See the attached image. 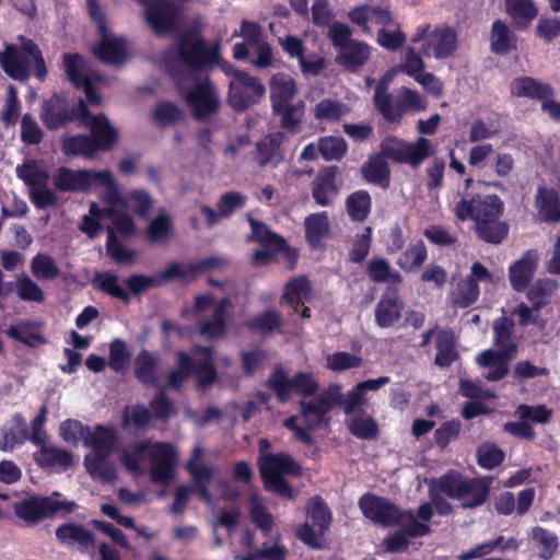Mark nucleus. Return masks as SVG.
<instances>
[{
	"label": "nucleus",
	"mask_w": 560,
	"mask_h": 560,
	"mask_svg": "<svg viewBox=\"0 0 560 560\" xmlns=\"http://www.w3.org/2000/svg\"><path fill=\"white\" fill-rule=\"evenodd\" d=\"M304 225L306 240L313 247L318 246L330 232L329 218L325 211L306 217Z\"/></svg>",
	"instance_id": "obj_42"
},
{
	"label": "nucleus",
	"mask_w": 560,
	"mask_h": 560,
	"mask_svg": "<svg viewBox=\"0 0 560 560\" xmlns=\"http://www.w3.org/2000/svg\"><path fill=\"white\" fill-rule=\"evenodd\" d=\"M359 506L366 518L383 526H392L404 516L390 501L373 494L362 495Z\"/></svg>",
	"instance_id": "obj_19"
},
{
	"label": "nucleus",
	"mask_w": 560,
	"mask_h": 560,
	"mask_svg": "<svg viewBox=\"0 0 560 560\" xmlns=\"http://www.w3.org/2000/svg\"><path fill=\"white\" fill-rule=\"evenodd\" d=\"M511 358L512 355L509 354V350L488 349L480 352L476 361L483 370V377L487 381L494 382L508 374Z\"/></svg>",
	"instance_id": "obj_23"
},
{
	"label": "nucleus",
	"mask_w": 560,
	"mask_h": 560,
	"mask_svg": "<svg viewBox=\"0 0 560 560\" xmlns=\"http://www.w3.org/2000/svg\"><path fill=\"white\" fill-rule=\"evenodd\" d=\"M126 206L115 213H107L108 205L100 208L96 203H92L89 214L83 217L81 230L91 237L98 235L101 223L108 219L113 223V228L108 230L107 252L112 258L118 264H129L135 258V253L124 248L116 240L115 232L129 236L135 232L132 219L127 214V210H132L140 215H147L152 208V199L143 190H133L125 198L120 195Z\"/></svg>",
	"instance_id": "obj_2"
},
{
	"label": "nucleus",
	"mask_w": 560,
	"mask_h": 560,
	"mask_svg": "<svg viewBox=\"0 0 560 560\" xmlns=\"http://www.w3.org/2000/svg\"><path fill=\"white\" fill-rule=\"evenodd\" d=\"M63 68L68 79L77 86L84 89L90 104L100 105L102 98L94 92V85L105 82V78L89 68L85 60L78 54L63 56Z\"/></svg>",
	"instance_id": "obj_12"
},
{
	"label": "nucleus",
	"mask_w": 560,
	"mask_h": 560,
	"mask_svg": "<svg viewBox=\"0 0 560 560\" xmlns=\"http://www.w3.org/2000/svg\"><path fill=\"white\" fill-rule=\"evenodd\" d=\"M311 296L312 289L308 279L299 276L285 284L282 299L298 312L299 305H304Z\"/></svg>",
	"instance_id": "obj_40"
},
{
	"label": "nucleus",
	"mask_w": 560,
	"mask_h": 560,
	"mask_svg": "<svg viewBox=\"0 0 560 560\" xmlns=\"http://www.w3.org/2000/svg\"><path fill=\"white\" fill-rule=\"evenodd\" d=\"M116 442V430L98 424L93 430L90 428L84 446L91 448L88 454H112Z\"/></svg>",
	"instance_id": "obj_34"
},
{
	"label": "nucleus",
	"mask_w": 560,
	"mask_h": 560,
	"mask_svg": "<svg viewBox=\"0 0 560 560\" xmlns=\"http://www.w3.org/2000/svg\"><path fill=\"white\" fill-rule=\"evenodd\" d=\"M191 373L197 375L199 386H207L214 382L217 375L210 348L197 347L191 357L179 352L178 366L170 373L167 386L172 389L179 388Z\"/></svg>",
	"instance_id": "obj_9"
},
{
	"label": "nucleus",
	"mask_w": 560,
	"mask_h": 560,
	"mask_svg": "<svg viewBox=\"0 0 560 560\" xmlns=\"http://www.w3.org/2000/svg\"><path fill=\"white\" fill-rule=\"evenodd\" d=\"M503 202L497 195L462 198L452 211L459 221L472 219L480 238L488 243L499 244L508 234V225L500 221Z\"/></svg>",
	"instance_id": "obj_3"
},
{
	"label": "nucleus",
	"mask_w": 560,
	"mask_h": 560,
	"mask_svg": "<svg viewBox=\"0 0 560 560\" xmlns=\"http://www.w3.org/2000/svg\"><path fill=\"white\" fill-rule=\"evenodd\" d=\"M397 68H393L388 70L383 78L378 81L375 94H374V104L378 112L383 115L385 119L388 121H397L400 119L399 109L395 108L390 103L389 96L387 94V89L390 82L394 80L396 74L398 73Z\"/></svg>",
	"instance_id": "obj_32"
},
{
	"label": "nucleus",
	"mask_w": 560,
	"mask_h": 560,
	"mask_svg": "<svg viewBox=\"0 0 560 560\" xmlns=\"http://www.w3.org/2000/svg\"><path fill=\"white\" fill-rule=\"evenodd\" d=\"M75 503L72 501H60L55 498L33 497L24 499L14 508L15 514L28 522L35 523L43 517L54 515L59 512L69 513L73 511Z\"/></svg>",
	"instance_id": "obj_14"
},
{
	"label": "nucleus",
	"mask_w": 560,
	"mask_h": 560,
	"mask_svg": "<svg viewBox=\"0 0 560 560\" xmlns=\"http://www.w3.org/2000/svg\"><path fill=\"white\" fill-rule=\"evenodd\" d=\"M35 462L43 468H54L65 471L75 465L71 452L50 444H43L39 451L34 454Z\"/></svg>",
	"instance_id": "obj_28"
},
{
	"label": "nucleus",
	"mask_w": 560,
	"mask_h": 560,
	"mask_svg": "<svg viewBox=\"0 0 560 560\" xmlns=\"http://www.w3.org/2000/svg\"><path fill=\"white\" fill-rule=\"evenodd\" d=\"M371 210V197L366 191L360 190L350 195L347 199V211L357 221L366 219Z\"/></svg>",
	"instance_id": "obj_63"
},
{
	"label": "nucleus",
	"mask_w": 560,
	"mask_h": 560,
	"mask_svg": "<svg viewBox=\"0 0 560 560\" xmlns=\"http://www.w3.org/2000/svg\"><path fill=\"white\" fill-rule=\"evenodd\" d=\"M366 273L373 282L400 283L402 278L398 271L392 269L387 259L373 257L366 265Z\"/></svg>",
	"instance_id": "obj_47"
},
{
	"label": "nucleus",
	"mask_w": 560,
	"mask_h": 560,
	"mask_svg": "<svg viewBox=\"0 0 560 560\" xmlns=\"http://www.w3.org/2000/svg\"><path fill=\"white\" fill-rule=\"evenodd\" d=\"M514 324L506 317H501L494 322V345L495 350H509V354L513 355L516 345L512 340V330Z\"/></svg>",
	"instance_id": "obj_58"
},
{
	"label": "nucleus",
	"mask_w": 560,
	"mask_h": 560,
	"mask_svg": "<svg viewBox=\"0 0 560 560\" xmlns=\"http://www.w3.org/2000/svg\"><path fill=\"white\" fill-rule=\"evenodd\" d=\"M40 118L49 129H58L73 116L67 110L65 101L59 96H52L43 105Z\"/></svg>",
	"instance_id": "obj_37"
},
{
	"label": "nucleus",
	"mask_w": 560,
	"mask_h": 560,
	"mask_svg": "<svg viewBox=\"0 0 560 560\" xmlns=\"http://www.w3.org/2000/svg\"><path fill=\"white\" fill-rule=\"evenodd\" d=\"M511 90L512 93L517 96H528L541 101L551 97L553 94V91L549 85L542 84L529 77L514 80L512 82Z\"/></svg>",
	"instance_id": "obj_43"
},
{
	"label": "nucleus",
	"mask_w": 560,
	"mask_h": 560,
	"mask_svg": "<svg viewBox=\"0 0 560 560\" xmlns=\"http://www.w3.org/2000/svg\"><path fill=\"white\" fill-rule=\"evenodd\" d=\"M56 535L58 539L66 545H80L81 547H89L94 545V538L90 530L80 525L67 524L60 526Z\"/></svg>",
	"instance_id": "obj_48"
},
{
	"label": "nucleus",
	"mask_w": 560,
	"mask_h": 560,
	"mask_svg": "<svg viewBox=\"0 0 560 560\" xmlns=\"http://www.w3.org/2000/svg\"><path fill=\"white\" fill-rule=\"evenodd\" d=\"M203 455V447L197 444L192 450V455L187 464V468L196 482L198 495L205 502H212L213 497L209 491V480L213 476V469L210 466L199 464Z\"/></svg>",
	"instance_id": "obj_27"
},
{
	"label": "nucleus",
	"mask_w": 560,
	"mask_h": 560,
	"mask_svg": "<svg viewBox=\"0 0 560 560\" xmlns=\"http://www.w3.org/2000/svg\"><path fill=\"white\" fill-rule=\"evenodd\" d=\"M338 194V188L335 184V174L329 171L318 176L314 183L313 197L320 206H328L331 203L334 197Z\"/></svg>",
	"instance_id": "obj_51"
},
{
	"label": "nucleus",
	"mask_w": 560,
	"mask_h": 560,
	"mask_svg": "<svg viewBox=\"0 0 560 560\" xmlns=\"http://www.w3.org/2000/svg\"><path fill=\"white\" fill-rule=\"evenodd\" d=\"M532 538L536 542L539 556L542 559H551L558 549V538L555 534L542 527H535L532 530Z\"/></svg>",
	"instance_id": "obj_60"
},
{
	"label": "nucleus",
	"mask_w": 560,
	"mask_h": 560,
	"mask_svg": "<svg viewBox=\"0 0 560 560\" xmlns=\"http://www.w3.org/2000/svg\"><path fill=\"white\" fill-rule=\"evenodd\" d=\"M539 257L536 249H528L510 266L509 278L513 289L522 291L528 285L537 269Z\"/></svg>",
	"instance_id": "obj_25"
},
{
	"label": "nucleus",
	"mask_w": 560,
	"mask_h": 560,
	"mask_svg": "<svg viewBox=\"0 0 560 560\" xmlns=\"http://www.w3.org/2000/svg\"><path fill=\"white\" fill-rule=\"evenodd\" d=\"M371 48L363 42H351L348 46L340 51L338 61L345 68L357 71L359 70L370 58Z\"/></svg>",
	"instance_id": "obj_39"
},
{
	"label": "nucleus",
	"mask_w": 560,
	"mask_h": 560,
	"mask_svg": "<svg viewBox=\"0 0 560 560\" xmlns=\"http://www.w3.org/2000/svg\"><path fill=\"white\" fill-rule=\"evenodd\" d=\"M0 65L3 71L15 80H25L32 70L39 80L47 74L42 52L31 39L22 38L20 47L7 45L0 52Z\"/></svg>",
	"instance_id": "obj_8"
},
{
	"label": "nucleus",
	"mask_w": 560,
	"mask_h": 560,
	"mask_svg": "<svg viewBox=\"0 0 560 560\" xmlns=\"http://www.w3.org/2000/svg\"><path fill=\"white\" fill-rule=\"evenodd\" d=\"M389 383L388 376H381L378 378H372L368 381L360 382L352 388L343 400V409L346 415H350L352 412H357V409L366 405V394L368 392H376L382 386H385Z\"/></svg>",
	"instance_id": "obj_30"
},
{
	"label": "nucleus",
	"mask_w": 560,
	"mask_h": 560,
	"mask_svg": "<svg viewBox=\"0 0 560 560\" xmlns=\"http://www.w3.org/2000/svg\"><path fill=\"white\" fill-rule=\"evenodd\" d=\"M229 300H221L213 308L210 319L200 323V334L206 338L221 337L225 329L224 316Z\"/></svg>",
	"instance_id": "obj_49"
},
{
	"label": "nucleus",
	"mask_w": 560,
	"mask_h": 560,
	"mask_svg": "<svg viewBox=\"0 0 560 560\" xmlns=\"http://www.w3.org/2000/svg\"><path fill=\"white\" fill-rule=\"evenodd\" d=\"M491 48L495 54H506L515 46V36L505 23L498 20L491 28Z\"/></svg>",
	"instance_id": "obj_52"
},
{
	"label": "nucleus",
	"mask_w": 560,
	"mask_h": 560,
	"mask_svg": "<svg viewBox=\"0 0 560 560\" xmlns=\"http://www.w3.org/2000/svg\"><path fill=\"white\" fill-rule=\"evenodd\" d=\"M537 218L545 222L560 221V200L553 188L539 187L535 197Z\"/></svg>",
	"instance_id": "obj_31"
},
{
	"label": "nucleus",
	"mask_w": 560,
	"mask_h": 560,
	"mask_svg": "<svg viewBox=\"0 0 560 560\" xmlns=\"http://www.w3.org/2000/svg\"><path fill=\"white\" fill-rule=\"evenodd\" d=\"M506 11L520 26H527L538 13L532 0H506Z\"/></svg>",
	"instance_id": "obj_56"
},
{
	"label": "nucleus",
	"mask_w": 560,
	"mask_h": 560,
	"mask_svg": "<svg viewBox=\"0 0 560 560\" xmlns=\"http://www.w3.org/2000/svg\"><path fill=\"white\" fill-rule=\"evenodd\" d=\"M339 387H330L313 401H301V413L291 416L284 421V427L293 433L296 441L304 444L313 443V431L318 428L326 412L338 402Z\"/></svg>",
	"instance_id": "obj_7"
},
{
	"label": "nucleus",
	"mask_w": 560,
	"mask_h": 560,
	"mask_svg": "<svg viewBox=\"0 0 560 560\" xmlns=\"http://www.w3.org/2000/svg\"><path fill=\"white\" fill-rule=\"evenodd\" d=\"M222 70L226 74H232L233 79L230 82V96L229 102L233 108L241 110L254 104L264 93L265 86L246 72L236 71L228 62L221 63Z\"/></svg>",
	"instance_id": "obj_11"
},
{
	"label": "nucleus",
	"mask_w": 560,
	"mask_h": 560,
	"mask_svg": "<svg viewBox=\"0 0 560 560\" xmlns=\"http://www.w3.org/2000/svg\"><path fill=\"white\" fill-rule=\"evenodd\" d=\"M348 18L365 33H370L374 26H386L392 23V14L384 4L357 5L348 12Z\"/></svg>",
	"instance_id": "obj_21"
},
{
	"label": "nucleus",
	"mask_w": 560,
	"mask_h": 560,
	"mask_svg": "<svg viewBox=\"0 0 560 560\" xmlns=\"http://www.w3.org/2000/svg\"><path fill=\"white\" fill-rule=\"evenodd\" d=\"M351 113V107L335 98L325 97L313 107L314 118L318 121L337 122Z\"/></svg>",
	"instance_id": "obj_38"
},
{
	"label": "nucleus",
	"mask_w": 560,
	"mask_h": 560,
	"mask_svg": "<svg viewBox=\"0 0 560 560\" xmlns=\"http://www.w3.org/2000/svg\"><path fill=\"white\" fill-rule=\"evenodd\" d=\"M362 173L368 182L386 185L389 175L386 158L382 154L371 156L363 165Z\"/></svg>",
	"instance_id": "obj_54"
},
{
	"label": "nucleus",
	"mask_w": 560,
	"mask_h": 560,
	"mask_svg": "<svg viewBox=\"0 0 560 560\" xmlns=\"http://www.w3.org/2000/svg\"><path fill=\"white\" fill-rule=\"evenodd\" d=\"M27 440L26 421L20 416L12 417V427L2 432L0 436V450L11 452Z\"/></svg>",
	"instance_id": "obj_44"
},
{
	"label": "nucleus",
	"mask_w": 560,
	"mask_h": 560,
	"mask_svg": "<svg viewBox=\"0 0 560 560\" xmlns=\"http://www.w3.org/2000/svg\"><path fill=\"white\" fill-rule=\"evenodd\" d=\"M259 469L265 486L282 497H292V489L284 480L285 475H298L299 465L287 454H265L259 458Z\"/></svg>",
	"instance_id": "obj_10"
},
{
	"label": "nucleus",
	"mask_w": 560,
	"mask_h": 560,
	"mask_svg": "<svg viewBox=\"0 0 560 560\" xmlns=\"http://www.w3.org/2000/svg\"><path fill=\"white\" fill-rule=\"evenodd\" d=\"M109 455L86 454L84 456V467L94 480L103 483H113L117 480V470L109 460Z\"/></svg>",
	"instance_id": "obj_33"
},
{
	"label": "nucleus",
	"mask_w": 560,
	"mask_h": 560,
	"mask_svg": "<svg viewBox=\"0 0 560 560\" xmlns=\"http://www.w3.org/2000/svg\"><path fill=\"white\" fill-rule=\"evenodd\" d=\"M435 153L432 142L419 137L413 142L397 141L387 149V155L393 160L418 167L424 160Z\"/></svg>",
	"instance_id": "obj_17"
},
{
	"label": "nucleus",
	"mask_w": 560,
	"mask_h": 560,
	"mask_svg": "<svg viewBox=\"0 0 560 560\" xmlns=\"http://www.w3.org/2000/svg\"><path fill=\"white\" fill-rule=\"evenodd\" d=\"M94 55L104 63L118 66L128 58L125 38L112 34L108 30L101 33V43Z\"/></svg>",
	"instance_id": "obj_24"
},
{
	"label": "nucleus",
	"mask_w": 560,
	"mask_h": 560,
	"mask_svg": "<svg viewBox=\"0 0 560 560\" xmlns=\"http://www.w3.org/2000/svg\"><path fill=\"white\" fill-rule=\"evenodd\" d=\"M252 232L249 240L257 241L261 246L276 247L279 254H283L289 258V269L295 266L298 254L294 249L288 247L284 241L273 232H271L264 223L254 219H249Z\"/></svg>",
	"instance_id": "obj_26"
},
{
	"label": "nucleus",
	"mask_w": 560,
	"mask_h": 560,
	"mask_svg": "<svg viewBox=\"0 0 560 560\" xmlns=\"http://www.w3.org/2000/svg\"><path fill=\"white\" fill-rule=\"evenodd\" d=\"M62 151L67 155H82L88 159L97 152L95 141L89 136L66 137L62 141Z\"/></svg>",
	"instance_id": "obj_50"
},
{
	"label": "nucleus",
	"mask_w": 560,
	"mask_h": 560,
	"mask_svg": "<svg viewBox=\"0 0 560 560\" xmlns=\"http://www.w3.org/2000/svg\"><path fill=\"white\" fill-rule=\"evenodd\" d=\"M270 95L272 109L295 102L296 85L292 77L283 73L271 78Z\"/></svg>",
	"instance_id": "obj_35"
},
{
	"label": "nucleus",
	"mask_w": 560,
	"mask_h": 560,
	"mask_svg": "<svg viewBox=\"0 0 560 560\" xmlns=\"http://www.w3.org/2000/svg\"><path fill=\"white\" fill-rule=\"evenodd\" d=\"M273 112L280 117V122L283 128L295 129L302 121L304 103L298 100L293 103L285 104L283 107L273 108Z\"/></svg>",
	"instance_id": "obj_61"
},
{
	"label": "nucleus",
	"mask_w": 560,
	"mask_h": 560,
	"mask_svg": "<svg viewBox=\"0 0 560 560\" xmlns=\"http://www.w3.org/2000/svg\"><path fill=\"white\" fill-rule=\"evenodd\" d=\"M269 385L280 401H285L298 394L304 397L314 395L318 390V383L312 373L300 372L289 376L283 371H276L269 378Z\"/></svg>",
	"instance_id": "obj_13"
},
{
	"label": "nucleus",
	"mask_w": 560,
	"mask_h": 560,
	"mask_svg": "<svg viewBox=\"0 0 560 560\" xmlns=\"http://www.w3.org/2000/svg\"><path fill=\"white\" fill-rule=\"evenodd\" d=\"M14 290L16 295L23 301L42 303L45 300V294L40 287L26 275L16 278Z\"/></svg>",
	"instance_id": "obj_62"
},
{
	"label": "nucleus",
	"mask_w": 560,
	"mask_h": 560,
	"mask_svg": "<svg viewBox=\"0 0 560 560\" xmlns=\"http://www.w3.org/2000/svg\"><path fill=\"white\" fill-rule=\"evenodd\" d=\"M78 118L81 125L91 129L97 151H105L114 145L118 136L116 128L104 115H91L82 100L78 104Z\"/></svg>",
	"instance_id": "obj_15"
},
{
	"label": "nucleus",
	"mask_w": 560,
	"mask_h": 560,
	"mask_svg": "<svg viewBox=\"0 0 560 560\" xmlns=\"http://www.w3.org/2000/svg\"><path fill=\"white\" fill-rule=\"evenodd\" d=\"M55 186L63 191L88 190L92 187H102L101 198L105 205H108L107 213H115L126 206L120 198V189L109 171H72L67 167H60L54 180Z\"/></svg>",
	"instance_id": "obj_5"
},
{
	"label": "nucleus",
	"mask_w": 560,
	"mask_h": 560,
	"mask_svg": "<svg viewBox=\"0 0 560 560\" xmlns=\"http://www.w3.org/2000/svg\"><path fill=\"white\" fill-rule=\"evenodd\" d=\"M427 259V248L421 241L412 242L397 259V265L406 272H415L420 269Z\"/></svg>",
	"instance_id": "obj_45"
},
{
	"label": "nucleus",
	"mask_w": 560,
	"mask_h": 560,
	"mask_svg": "<svg viewBox=\"0 0 560 560\" xmlns=\"http://www.w3.org/2000/svg\"><path fill=\"white\" fill-rule=\"evenodd\" d=\"M33 275L40 280H51L59 276V268L52 257L37 254L31 264Z\"/></svg>",
	"instance_id": "obj_64"
},
{
	"label": "nucleus",
	"mask_w": 560,
	"mask_h": 560,
	"mask_svg": "<svg viewBox=\"0 0 560 560\" xmlns=\"http://www.w3.org/2000/svg\"><path fill=\"white\" fill-rule=\"evenodd\" d=\"M151 459V479L156 483H167L174 477L176 452L168 443L141 442L125 446L120 451V462L131 474H142L143 463Z\"/></svg>",
	"instance_id": "obj_4"
},
{
	"label": "nucleus",
	"mask_w": 560,
	"mask_h": 560,
	"mask_svg": "<svg viewBox=\"0 0 560 560\" xmlns=\"http://www.w3.org/2000/svg\"><path fill=\"white\" fill-rule=\"evenodd\" d=\"M165 63L180 95L196 117L209 116L218 109L217 91L205 72L207 67L221 63L218 45L210 48L199 34H185Z\"/></svg>",
	"instance_id": "obj_1"
},
{
	"label": "nucleus",
	"mask_w": 560,
	"mask_h": 560,
	"mask_svg": "<svg viewBox=\"0 0 560 560\" xmlns=\"http://www.w3.org/2000/svg\"><path fill=\"white\" fill-rule=\"evenodd\" d=\"M492 275L480 262H474L470 268L468 277L458 283L456 291L453 294V303L458 307H468L474 304L479 298L480 281L492 282Z\"/></svg>",
	"instance_id": "obj_18"
},
{
	"label": "nucleus",
	"mask_w": 560,
	"mask_h": 560,
	"mask_svg": "<svg viewBox=\"0 0 560 560\" xmlns=\"http://www.w3.org/2000/svg\"><path fill=\"white\" fill-rule=\"evenodd\" d=\"M7 334L10 338L19 340L31 347L44 343V338L40 335L38 327L31 323H21L15 326H11Z\"/></svg>",
	"instance_id": "obj_59"
},
{
	"label": "nucleus",
	"mask_w": 560,
	"mask_h": 560,
	"mask_svg": "<svg viewBox=\"0 0 560 560\" xmlns=\"http://www.w3.org/2000/svg\"><path fill=\"white\" fill-rule=\"evenodd\" d=\"M421 39L423 40V55L438 59L448 57L455 51L457 46L456 33L448 27H436L427 35L418 33L412 38L416 43Z\"/></svg>",
	"instance_id": "obj_16"
},
{
	"label": "nucleus",
	"mask_w": 560,
	"mask_h": 560,
	"mask_svg": "<svg viewBox=\"0 0 560 560\" xmlns=\"http://www.w3.org/2000/svg\"><path fill=\"white\" fill-rule=\"evenodd\" d=\"M489 485L478 479H464L456 475H446L433 480L430 486L432 504L440 515L451 512V505L443 499L448 497L462 502L465 508H474L485 502Z\"/></svg>",
	"instance_id": "obj_6"
},
{
	"label": "nucleus",
	"mask_w": 560,
	"mask_h": 560,
	"mask_svg": "<svg viewBox=\"0 0 560 560\" xmlns=\"http://www.w3.org/2000/svg\"><path fill=\"white\" fill-rule=\"evenodd\" d=\"M283 138L282 132H273L257 143L256 161L260 166H266L280 159L279 150Z\"/></svg>",
	"instance_id": "obj_46"
},
{
	"label": "nucleus",
	"mask_w": 560,
	"mask_h": 560,
	"mask_svg": "<svg viewBox=\"0 0 560 560\" xmlns=\"http://www.w3.org/2000/svg\"><path fill=\"white\" fill-rule=\"evenodd\" d=\"M90 427L77 419H67L59 424V435L69 445L85 444Z\"/></svg>",
	"instance_id": "obj_53"
},
{
	"label": "nucleus",
	"mask_w": 560,
	"mask_h": 560,
	"mask_svg": "<svg viewBox=\"0 0 560 560\" xmlns=\"http://www.w3.org/2000/svg\"><path fill=\"white\" fill-rule=\"evenodd\" d=\"M397 523L402 529L386 539V549L392 552L401 551L408 546L410 538L424 536L430 530L429 526L418 522L411 512L404 513Z\"/></svg>",
	"instance_id": "obj_22"
},
{
	"label": "nucleus",
	"mask_w": 560,
	"mask_h": 560,
	"mask_svg": "<svg viewBox=\"0 0 560 560\" xmlns=\"http://www.w3.org/2000/svg\"><path fill=\"white\" fill-rule=\"evenodd\" d=\"M144 7L147 21L159 34L170 31L176 23L177 11L166 0H138Z\"/></svg>",
	"instance_id": "obj_20"
},
{
	"label": "nucleus",
	"mask_w": 560,
	"mask_h": 560,
	"mask_svg": "<svg viewBox=\"0 0 560 560\" xmlns=\"http://www.w3.org/2000/svg\"><path fill=\"white\" fill-rule=\"evenodd\" d=\"M402 301L395 291L385 292L375 307V323L382 328L393 326L401 316Z\"/></svg>",
	"instance_id": "obj_29"
},
{
	"label": "nucleus",
	"mask_w": 560,
	"mask_h": 560,
	"mask_svg": "<svg viewBox=\"0 0 560 560\" xmlns=\"http://www.w3.org/2000/svg\"><path fill=\"white\" fill-rule=\"evenodd\" d=\"M346 420L349 431L362 440L375 439L378 434V425L370 415L365 412H352Z\"/></svg>",
	"instance_id": "obj_41"
},
{
	"label": "nucleus",
	"mask_w": 560,
	"mask_h": 560,
	"mask_svg": "<svg viewBox=\"0 0 560 560\" xmlns=\"http://www.w3.org/2000/svg\"><path fill=\"white\" fill-rule=\"evenodd\" d=\"M18 176L23 179L31 189L40 185H47L49 180L48 172L42 166L40 163L31 161L16 167Z\"/></svg>",
	"instance_id": "obj_57"
},
{
	"label": "nucleus",
	"mask_w": 560,
	"mask_h": 560,
	"mask_svg": "<svg viewBox=\"0 0 560 560\" xmlns=\"http://www.w3.org/2000/svg\"><path fill=\"white\" fill-rule=\"evenodd\" d=\"M161 369L160 361L147 351L136 359V376L145 384H154Z\"/></svg>",
	"instance_id": "obj_55"
},
{
	"label": "nucleus",
	"mask_w": 560,
	"mask_h": 560,
	"mask_svg": "<svg viewBox=\"0 0 560 560\" xmlns=\"http://www.w3.org/2000/svg\"><path fill=\"white\" fill-rule=\"evenodd\" d=\"M432 337L435 338L438 349L435 363L440 366L450 365L456 358L454 335L446 330H431L424 335L422 346H425Z\"/></svg>",
	"instance_id": "obj_36"
}]
</instances>
